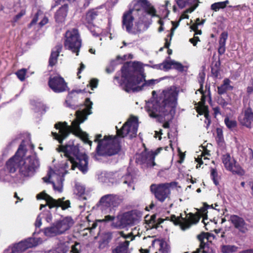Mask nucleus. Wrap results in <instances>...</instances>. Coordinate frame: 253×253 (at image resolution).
<instances>
[{
	"label": "nucleus",
	"instance_id": "5fc2aeb1",
	"mask_svg": "<svg viewBox=\"0 0 253 253\" xmlns=\"http://www.w3.org/2000/svg\"><path fill=\"white\" fill-rule=\"evenodd\" d=\"M50 196V195L46 194L44 191H43L37 194L36 198L38 200H44L46 202Z\"/></svg>",
	"mask_w": 253,
	"mask_h": 253
},
{
	"label": "nucleus",
	"instance_id": "3c124183",
	"mask_svg": "<svg viewBox=\"0 0 253 253\" xmlns=\"http://www.w3.org/2000/svg\"><path fill=\"white\" fill-rule=\"evenodd\" d=\"M99 80L96 78H92L91 79L89 83V84L87 86L91 88V90H93L94 88H96L98 84Z\"/></svg>",
	"mask_w": 253,
	"mask_h": 253
},
{
	"label": "nucleus",
	"instance_id": "680f3d73",
	"mask_svg": "<svg viewBox=\"0 0 253 253\" xmlns=\"http://www.w3.org/2000/svg\"><path fill=\"white\" fill-rule=\"evenodd\" d=\"M115 216L107 215L105 216L104 218L101 220H98L99 222H109L113 221L115 219Z\"/></svg>",
	"mask_w": 253,
	"mask_h": 253
},
{
	"label": "nucleus",
	"instance_id": "6ab92c4d",
	"mask_svg": "<svg viewBox=\"0 0 253 253\" xmlns=\"http://www.w3.org/2000/svg\"><path fill=\"white\" fill-rule=\"evenodd\" d=\"M132 10H129L125 12L122 17V27L125 28L128 33L131 32L132 28L133 26V21L134 18L132 14Z\"/></svg>",
	"mask_w": 253,
	"mask_h": 253
},
{
	"label": "nucleus",
	"instance_id": "473e14b6",
	"mask_svg": "<svg viewBox=\"0 0 253 253\" xmlns=\"http://www.w3.org/2000/svg\"><path fill=\"white\" fill-rule=\"evenodd\" d=\"M113 194H108L102 197L100 203L103 206L110 207L112 206Z\"/></svg>",
	"mask_w": 253,
	"mask_h": 253
},
{
	"label": "nucleus",
	"instance_id": "de8ad7c7",
	"mask_svg": "<svg viewBox=\"0 0 253 253\" xmlns=\"http://www.w3.org/2000/svg\"><path fill=\"white\" fill-rule=\"evenodd\" d=\"M173 60H165L163 63L162 69L164 71H168L172 69Z\"/></svg>",
	"mask_w": 253,
	"mask_h": 253
},
{
	"label": "nucleus",
	"instance_id": "f3484780",
	"mask_svg": "<svg viewBox=\"0 0 253 253\" xmlns=\"http://www.w3.org/2000/svg\"><path fill=\"white\" fill-rule=\"evenodd\" d=\"M229 221L234 226V228L238 229L242 234L246 233L248 229L247 224L244 219L237 215H231Z\"/></svg>",
	"mask_w": 253,
	"mask_h": 253
},
{
	"label": "nucleus",
	"instance_id": "c756f323",
	"mask_svg": "<svg viewBox=\"0 0 253 253\" xmlns=\"http://www.w3.org/2000/svg\"><path fill=\"white\" fill-rule=\"evenodd\" d=\"M27 150L24 148V145L21 144L18 147V149L15 155L13 157L17 160V161L20 163L24 160V157L26 155Z\"/></svg>",
	"mask_w": 253,
	"mask_h": 253
},
{
	"label": "nucleus",
	"instance_id": "7c9ffc66",
	"mask_svg": "<svg viewBox=\"0 0 253 253\" xmlns=\"http://www.w3.org/2000/svg\"><path fill=\"white\" fill-rule=\"evenodd\" d=\"M149 1L148 0H134L133 10L139 11L141 10H144L146 6L148 5Z\"/></svg>",
	"mask_w": 253,
	"mask_h": 253
},
{
	"label": "nucleus",
	"instance_id": "13d9d810",
	"mask_svg": "<svg viewBox=\"0 0 253 253\" xmlns=\"http://www.w3.org/2000/svg\"><path fill=\"white\" fill-rule=\"evenodd\" d=\"M26 10L25 9H22L20 11V12L16 15L13 19V21L14 22H16L18 21L23 16L25 15Z\"/></svg>",
	"mask_w": 253,
	"mask_h": 253
},
{
	"label": "nucleus",
	"instance_id": "423d86ee",
	"mask_svg": "<svg viewBox=\"0 0 253 253\" xmlns=\"http://www.w3.org/2000/svg\"><path fill=\"white\" fill-rule=\"evenodd\" d=\"M166 219L169 220V217H167ZM200 219V216L199 215V212L195 213L189 212L186 214L185 217H182L181 214L178 216L172 214L170 217L169 220L175 225L179 226L180 229L184 231L189 229L191 225L197 224Z\"/></svg>",
	"mask_w": 253,
	"mask_h": 253
},
{
	"label": "nucleus",
	"instance_id": "dca6fc26",
	"mask_svg": "<svg viewBox=\"0 0 253 253\" xmlns=\"http://www.w3.org/2000/svg\"><path fill=\"white\" fill-rule=\"evenodd\" d=\"M92 104L93 103L90 101L89 98H85L83 105L85 108L82 110H78L76 111L75 114L76 120L82 123L87 119V116L92 113L91 109Z\"/></svg>",
	"mask_w": 253,
	"mask_h": 253
},
{
	"label": "nucleus",
	"instance_id": "774afa93",
	"mask_svg": "<svg viewBox=\"0 0 253 253\" xmlns=\"http://www.w3.org/2000/svg\"><path fill=\"white\" fill-rule=\"evenodd\" d=\"M165 219L159 218L156 221V222L154 225H151L150 226L152 228H157L159 227V225L162 223L164 221Z\"/></svg>",
	"mask_w": 253,
	"mask_h": 253
},
{
	"label": "nucleus",
	"instance_id": "4d7b16f0",
	"mask_svg": "<svg viewBox=\"0 0 253 253\" xmlns=\"http://www.w3.org/2000/svg\"><path fill=\"white\" fill-rule=\"evenodd\" d=\"M39 16V12L38 11L34 15L31 22L28 24V28H31L34 25H35L38 21Z\"/></svg>",
	"mask_w": 253,
	"mask_h": 253
},
{
	"label": "nucleus",
	"instance_id": "c85d7f7f",
	"mask_svg": "<svg viewBox=\"0 0 253 253\" xmlns=\"http://www.w3.org/2000/svg\"><path fill=\"white\" fill-rule=\"evenodd\" d=\"M210 205H209L206 203H203V207L198 210V211L196 212H199V215L200 216V218L201 217H203L202 222L204 224L205 229L207 230H208V229L207 227V223H205L206 220L208 219V209L209 208Z\"/></svg>",
	"mask_w": 253,
	"mask_h": 253
},
{
	"label": "nucleus",
	"instance_id": "bb28decb",
	"mask_svg": "<svg viewBox=\"0 0 253 253\" xmlns=\"http://www.w3.org/2000/svg\"><path fill=\"white\" fill-rule=\"evenodd\" d=\"M143 81L144 82L141 85H139L138 84L133 86L132 87V88L131 89V91H132L133 92L141 91L143 89L144 86H149L154 85L156 82H157V80L151 79L146 81L144 79L143 82Z\"/></svg>",
	"mask_w": 253,
	"mask_h": 253
},
{
	"label": "nucleus",
	"instance_id": "a878e982",
	"mask_svg": "<svg viewBox=\"0 0 253 253\" xmlns=\"http://www.w3.org/2000/svg\"><path fill=\"white\" fill-rule=\"evenodd\" d=\"M231 81L228 78H225L223 81V84L217 87V93L219 95H222L227 92L228 90H232L233 86L230 84Z\"/></svg>",
	"mask_w": 253,
	"mask_h": 253
},
{
	"label": "nucleus",
	"instance_id": "4be33fe9",
	"mask_svg": "<svg viewBox=\"0 0 253 253\" xmlns=\"http://www.w3.org/2000/svg\"><path fill=\"white\" fill-rule=\"evenodd\" d=\"M102 135L101 134H96L94 142H97L98 144L96 149V152L98 155H103V150H102L103 146L107 141L108 139L110 138V135H105L103 139H101Z\"/></svg>",
	"mask_w": 253,
	"mask_h": 253
},
{
	"label": "nucleus",
	"instance_id": "39448f33",
	"mask_svg": "<svg viewBox=\"0 0 253 253\" xmlns=\"http://www.w3.org/2000/svg\"><path fill=\"white\" fill-rule=\"evenodd\" d=\"M64 45L66 49L76 53L77 55H79L82 40L77 29L73 28L66 32Z\"/></svg>",
	"mask_w": 253,
	"mask_h": 253
},
{
	"label": "nucleus",
	"instance_id": "cd10ccee",
	"mask_svg": "<svg viewBox=\"0 0 253 253\" xmlns=\"http://www.w3.org/2000/svg\"><path fill=\"white\" fill-rule=\"evenodd\" d=\"M19 162L17 161L13 157L10 158L6 163L5 167L10 173H14L18 168Z\"/></svg>",
	"mask_w": 253,
	"mask_h": 253
},
{
	"label": "nucleus",
	"instance_id": "864d4df0",
	"mask_svg": "<svg viewBox=\"0 0 253 253\" xmlns=\"http://www.w3.org/2000/svg\"><path fill=\"white\" fill-rule=\"evenodd\" d=\"M159 251L161 253H169V250L166 243L164 242H160Z\"/></svg>",
	"mask_w": 253,
	"mask_h": 253
},
{
	"label": "nucleus",
	"instance_id": "6e6d98bb",
	"mask_svg": "<svg viewBox=\"0 0 253 253\" xmlns=\"http://www.w3.org/2000/svg\"><path fill=\"white\" fill-rule=\"evenodd\" d=\"M205 81V75L201 76L200 77V79L199 80V83L200 84V88L198 89V91L201 93L202 95L205 94V92L203 90V84Z\"/></svg>",
	"mask_w": 253,
	"mask_h": 253
},
{
	"label": "nucleus",
	"instance_id": "c03bdc74",
	"mask_svg": "<svg viewBox=\"0 0 253 253\" xmlns=\"http://www.w3.org/2000/svg\"><path fill=\"white\" fill-rule=\"evenodd\" d=\"M79 135L82 140L85 143L88 144L90 146L91 145L92 142L88 139L87 134L82 130V132H78Z\"/></svg>",
	"mask_w": 253,
	"mask_h": 253
},
{
	"label": "nucleus",
	"instance_id": "a211bd4d",
	"mask_svg": "<svg viewBox=\"0 0 253 253\" xmlns=\"http://www.w3.org/2000/svg\"><path fill=\"white\" fill-rule=\"evenodd\" d=\"M238 121L243 126L248 128L251 127L252 122H253V112L252 109L249 107L238 117Z\"/></svg>",
	"mask_w": 253,
	"mask_h": 253
},
{
	"label": "nucleus",
	"instance_id": "ddd939ff",
	"mask_svg": "<svg viewBox=\"0 0 253 253\" xmlns=\"http://www.w3.org/2000/svg\"><path fill=\"white\" fill-rule=\"evenodd\" d=\"M121 149L120 141L117 136L110 135L102 150L103 155L111 156L118 154Z\"/></svg>",
	"mask_w": 253,
	"mask_h": 253
},
{
	"label": "nucleus",
	"instance_id": "393cba45",
	"mask_svg": "<svg viewBox=\"0 0 253 253\" xmlns=\"http://www.w3.org/2000/svg\"><path fill=\"white\" fill-rule=\"evenodd\" d=\"M227 32H223L221 33L219 40V47L218 48V53L219 55L223 54L226 50V42L228 38Z\"/></svg>",
	"mask_w": 253,
	"mask_h": 253
},
{
	"label": "nucleus",
	"instance_id": "37998d69",
	"mask_svg": "<svg viewBox=\"0 0 253 253\" xmlns=\"http://www.w3.org/2000/svg\"><path fill=\"white\" fill-rule=\"evenodd\" d=\"M143 23L140 22H137L135 23L134 27L132 28L131 32L129 34L136 35L139 34L141 32V26H142Z\"/></svg>",
	"mask_w": 253,
	"mask_h": 253
},
{
	"label": "nucleus",
	"instance_id": "5701e85b",
	"mask_svg": "<svg viewBox=\"0 0 253 253\" xmlns=\"http://www.w3.org/2000/svg\"><path fill=\"white\" fill-rule=\"evenodd\" d=\"M62 45L60 43L56 45L54 47V50L51 51L48 61L49 66L53 67L57 63L58 57L62 51Z\"/></svg>",
	"mask_w": 253,
	"mask_h": 253
},
{
	"label": "nucleus",
	"instance_id": "2eb2a0df",
	"mask_svg": "<svg viewBox=\"0 0 253 253\" xmlns=\"http://www.w3.org/2000/svg\"><path fill=\"white\" fill-rule=\"evenodd\" d=\"M140 214V212L135 210L125 212L120 218V223L124 226L132 225L139 219Z\"/></svg>",
	"mask_w": 253,
	"mask_h": 253
},
{
	"label": "nucleus",
	"instance_id": "a19ab883",
	"mask_svg": "<svg viewBox=\"0 0 253 253\" xmlns=\"http://www.w3.org/2000/svg\"><path fill=\"white\" fill-rule=\"evenodd\" d=\"M216 136L215 138L216 141L218 144H220L224 142V137L223 134L222 129L217 127L216 129Z\"/></svg>",
	"mask_w": 253,
	"mask_h": 253
},
{
	"label": "nucleus",
	"instance_id": "79ce46f5",
	"mask_svg": "<svg viewBox=\"0 0 253 253\" xmlns=\"http://www.w3.org/2000/svg\"><path fill=\"white\" fill-rule=\"evenodd\" d=\"M123 202V198L122 196L113 195L112 206L117 207L119 206Z\"/></svg>",
	"mask_w": 253,
	"mask_h": 253
},
{
	"label": "nucleus",
	"instance_id": "f704fd0d",
	"mask_svg": "<svg viewBox=\"0 0 253 253\" xmlns=\"http://www.w3.org/2000/svg\"><path fill=\"white\" fill-rule=\"evenodd\" d=\"M117 129V137H120L124 138L127 135V134L129 132L131 127L129 126H126V127L124 128V125L122 126L121 129H118V127L116 126Z\"/></svg>",
	"mask_w": 253,
	"mask_h": 253
},
{
	"label": "nucleus",
	"instance_id": "9d476101",
	"mask_svg": "<svg viewBox=\"0 0 253 253\" xmlns=\"http://www.w3.org/2000/svg\"><path fill=\"white\" fill-rule=\"evenodd\" d=\"M221 158L224 168L227 170L231 172L233 174H237L239 176L245 174V171L244 169L233 157L231 158L229 153L222 155Z\"/></svg>",
	"mask_w": 253,
	"mask_h": 253
},
{
	"label": "nucleus",
	"instance_id": "bf43d9fd",
	"mask_svg": "<svg viewBox=\"0 0 253 253\" xmlns=\"http://www.w3.org/2000/svg\"><path fill=\"white\" fill-rule=\"evenodd\" d=\"M220 68L211 67V73L212 76L215 78H217L220 74Z\"/></svg>",
	"mask_w": 253,
	"mask_h": 253
},
{
	"label": "nucleus",
	"instance_id": "ea45409f",
	"mask_svg": "<svg viewBox=\"0 0 253 253\" xmlns=\"http://www.w3.org/2000/svg\"><path fill=\"white\" fill-rule=\"evenodd\" d=\"M211 178L212 180L213 183L217 186L219 185L218 174L217 169L215 168H211Z\"/></svg>",
	"mask_w": 253,
	"mask_h": 253
},
{
	"label": "nucleus",
	"instance_id": "f03ea898",
	"mask_svg": "<svg viewBox=\"0 0 253 253\" xmlns=\"http://www.w3.org/2000/svg\"><path fill=\"white\" fill-rule=\"evenodd\" d=\"M178 92L171 87L164 90L156 98L146 103L145 109L150 117L158 118L168 114L171 109L176 108Z\"/></svg>",
	"mask_w": 253,
	"mask_h": 253
},
{
	"label": "nucleus",
	"instance_id": "e433bc0d",
	"mask_svg": "<svg viewBox=\"0 0 253 253\" xmlns=\"http://www.w3.org/2000/svg\"><path fill=\"white\" fill-rule=\"evenodd\" d=\"M228 3L229 1L228 0L224 1L214 3L211 5V9L215 11H217L219 9L225 8Z\"/></svg>",
	"mask_w": 253,
	"mask_h": 253
},
{
	"label": "nucleus",
	"instance_id": "f257e3e1",
	"mask_svg": "<svg viewBox=\"0 0 253 253\" xmlns=\"http://www.w3.org/2000/svg\"><path fill=\"white\" fill-rule=\"evenodd\" d=\"M80 121L76 119L72 122V126L68 125L66 122H58L54 127L59 130V133L52 132L53 138L61 144L56 149L59 152H63L68 160L72 164L71 169L74 170L78 168L83 173L85 174L88 171V157L84 153L81 152L78 144L62 145L63 140L67 137L71 131L76 135H79L78 132H82L80 127Z\"/></svg>",
	"mask_w": 253,
	"mask_h": 253
},
{
	"label": "nucleus",
	"instance_id": "b1692460",
	"mask_svg": "<svg viewBox=\"0 0 253 253\" xmlns=\"http://www.w3.org/2000/svg\"><path fill=\"white\" fill-rule=\"evenodd\" d=\"M99 11L95 9H91L88 10L86 13L84 18L85 24L88 25H93V22L99 15Z\"/></svg>",
	"mask_w": 253,
	"mask_h": 253
},
{
	"label": "nucleus",
	"instance_id": "8fccbe9b",
	"mask_svg": "<svg viewBox=\"0 0 253 253\" xmlns=\"http://www.w3.org/2000/svg\"><path fill=\"white\" fill-rule=\"evenodd\" d=\"M172 68L181 72L184 71V66L181 63L174 60H173Z\"/></svg>",
	"mask_w": 253,
	"mask_h": 253
},
{
	"label": "nucleus",
	"instance_id": "0eeeda50",
	"mask_svg": "<svg viewBox=\"0 0 253 253\" xmlns=\"http://www.w3.org/2000/svg\"><path fill=\"white\" fill-rule=\"evenodd\" d=\"M176 182L152 184L150 187L151 193L154 195L156 199L161 203H163L167 199H170L171 195L170 188L176 186Z\"/></svg>",
	"mask_w": 253,
	"mask_h": 253
},
{
	"label": "nucleus",
	"instance_id": "c9c22d12",
	"mask_svg": "<svg viewBox=\"0 0 253 253\" xmlns=\"http://www.w3.org/2000/svg\"><path fill=\"white\" fill-rule=\"evenodd\" d=\"M60 201V199L55 200L53 199L52 197L50 196L47 199L46 201V205L49 207L50 209L54 208H58L59 207V202Z\"/></svg>",
	"mask_w": 253,
	"mask_h": 253
},
{
	"label": "nucleus",
	"instance_id": "a18cd8bd",
	"mask_svg": "<svg viewBox=\"0 0 253 253\" xmlns=\"http://www.w3.org/2000/svg\"><path fill=\"white\" fill-rule=\"evenodd\" d=\"M138 118L137 117L132 116L129 118L127 121L124 124V128L126 127V126H129L130 127H131L132 124H134V125H136L138 124Z\"/></svg>",
	"mask_w": 253,
	"mask_h": 253
},
{
	"label": "nucleus",
	"instance_id": "20e7f679",
	"mask_svg": "<svg viewBox=\"0 0 253 253\" xmlns=\"http://www.w3.org/2000/svg\"><path fill=\"white\" fill-rule=\"evenodd\" d=\"M74 222L70 216H66L53 223L50 226L44 228L43 232L48 237H53L64 234L74 224Z\"/></svg>",
	"mask_w": 253,
	"mask_h": 253
},
{
	"label": "nucleus",
	"instance_id": "7ed1b4c3",
	"mask_svg": "<svg viewBox=\"0 0 253 253\" xmlns=\"http://www.w3.org/2000/svg\"><path fill=\"white\" fill-rule=\"evenodd\" d=\"M142 69V64L140 62H126L121 68V79L119 76H115L114 79L118 81L124 90L129 92L133 86L143 82L144 75L140 73Z\"/></svg>",
	"mask_w": 253,
	"mask_h": 253
},
{
	"label": "nucleus",
	"instance_id": "4468645a",
	"mask_svg": "<svg viewBox=\"0 0 253 253\" xmlns=\"http://www.w3.org/2000/svg\"><path fill=\"white\" fill-rule=\"evenodd\" d=\"M211 234L209 232H202L197 236V239L200 242L199 248L193 253H214L213 249L210 247V244L211 242H209V237L211 236Z\"/></svg>",
	"mask_w": 253,
	"mask_h": 253
},
{
	"label": "nucleus",
	"instance_id": "9b49d317",
	"mask_svg": "<svg viewBox=\"0 0 253 253\" xmlns=\"http://www.w3.org/2000/svg\"><path fill=\"white\" fill-rule=\"evenodd\" d=\"M49 87L55 93H61L67 90L68 85L64 79L60 75H51L48 81Z\"/></svg>",
	"mask_w": 253,
	"mask_h": 253
},
{
	"label": "nucleus",
	"instance_id": "e2e57ef3",
	"mask_svg": "<svg viewBox=\"0 0 253 253\" xmlns=\"http://www.w3.org/2000/svg\"><path fill=\"white\" fill-rule=\"evenodd\" d=\"M205 21V20L203 19L202 20L201 23H193L192 25L190 26V28L192 30L195 32L198 29V26L203 25Z\"/></svg>",
	"mask_w": 253,
	"mask_h": 253
},
{
	"label": "nucleus",
	"instance_id": "09e8293b",
	"mask_svg": "<svg viewBox=\"0 0 253 253\" xmlns=\"http://www.w3.org/2000/svg\"><path fill=\"white\" fill-rule=\"evenodd\" d=\"M26 74V70L25 69L19 70L16 73L17 77L21 81H23L25 80Z\"/></svg>",
	"mask_w": 253,
	"mask_h": 253
},
{
	"label": "nucleus",
	"instance_id": "6e6552de",
	"mask_svg": "<svg viewBox=\"0 0 253 253\" xmlns=\"http://www.w3.org/2000/svg\"><path fill=\"white\" fill-rule=\"evenodd\" d=\"M40 166L38 159L33 156H29L19 163L18 168L19 174L22 177L33 176Z\"/></svg>",
	"mask_w": 253,
	"mask_h": 253
},
{
	"label": "nucleus",
	"instance_id": "052dcab7",
	"mask_svg": "<svg viewBox=\"0 0 253 253\" xmlns=\"http://www.w3.org/2000/svg\"><path fill=\"white\" fill-rule=\"evenodd\" d=\"M208 107H195L196 112L200 115H203L206 112V110H208Z\"/></svg>",
	"mask_w": 253,
	"mask_h": 253
},
{
	"label": "nucleus",
	"instance_id": "72a5a7b5",
	"mask_svg": "<svg viewBox=\"0 0 253 253\" xmlns=\"http://www.w3.org/2000/svg\"><path fill=\"white\" fill-rule=\"evenodd\" d=\"M238 247L235 245H225L221 246L220 250L222 253H235L238 250Z\"/></svg>",
	"mask_w": 253,
	"mask_h": 253
},
{
	"label": "nucleus",
	"instance_id": "0e129e2a",
	"mask_svg": "<svg viewBox=\"0 0 253 253\" xmlns=\"http://www.w3.org/2000/svg\"><path fill=\"white\" fill-rule=\"evenodd\" d=\"M189 42L193 44V46H196L197 42H200V40L199 37L194 35L193 38L189 39Z\"/></svg>",
	"mask_w": 253,
	"mask_h": 253
},
{
	"label": "nucleus",
	"instance_id": "603ef678",
	"mask_svg": "<svg viewBox=\"0 0 253 253\" xmlns=\"http://www.w3.org/2000/svg\"><path fill=\"white\" fill-rule=\"evenodd\" d=\"M173 32H171L170 33L168 34L167 37L165 39V43L164 44V47L166 48H169L170 45V41L171 40L172 37L173 36Z\"/></svg>",
	"mask_w": 253,
	"mask_h": 253
},
{
	"label": "nucleus",
	"instance_id": "4c0bfd02",
	"mask_svg": "<svg viewBox=\"0 0 253 253\" xmlns=\"http://www.w3.org/2000/svg\"><path fill=\"white\" fill-rule=\"evenodd\" d=\"M144 11L147 14L151 16L152 17L158 16L156 14V10L152 4L148 2V5L145 7Z\"/></svg>",
	"mask_w": 253,
	"mask_h": 253
},
{
	"label": "nucleus",
	"instance_id": "aec40b11",
	"mask_svg": "<svg viewBox=\"0 0 253 253\" xmlns=\"http://www.w3.org/2000/svg\"><path fill=\"white\" fill-rule=\"evenodd\" d=\"M177 5L180 8H183L187 4L191 6L185 10V13H192L199 5V0H175Z\"/></svg>",
	"mask_w": 253,
	"mask_h": 253
},
{
	"label": "nucleus",
	"instance_id": "2f4dec72",
	"mask_svg": "<svg viewBox=\"0 0 253 253\" xmlns=\"http://www.w3.org/2000/svg\"><path fill=\"white\" fill-rule=\"evenodd\" d=\"M129 242L125 241L121 243L113 251V253H128V247Z\"/></svg>",
	"mask_w": 253,
	"mask_h": 253
},
{
	"label": "nucleus",
	"instance_id": "f8f14e48",
	"mask_svg": "<svg viewBox=\"0 0 253 253\" xmlns=\"http://www.w3.org/2000/svg\"><path fill=\"white\" fill-rule=\"evenodd\" d=\"M39 241V238H28L15 244L9 249L10 253H23L28 249L37 246Z\"/></svg>",
	"mask_w": 253,
	"mask_h": 253
},
{
	"label": "nucleus",
	"instance_id": "412c9836",
	"mask_svg": "<svg viewBox=\"0 0 253 253\" xmlns=\"http://www.w3.org/2000/svg\"><path fill=\"white\" fill-rule=\"evenodd\" d=\"M68 11V4H64L62 5L55 12L54 19L56 22L62 23L65 21L66 17Z\"/></svg>",
	"mask_w": 253,
	"mask_h": 253
},
{
	"label": "nucleus",
	"instance_id": "49530a36",
	"mask_svg": "<svg viewBox=\"0 0 253 253\" xmlns=\"http://www.w3.org/2000/svg\"><path fill=\"white\" fill-rule=\"evenodd\" d=\"M60 201L59 202V207H61L62 210H65L70 207V202L69 200L64 201L65 198H59Z\"/></svg>",
	"mask_w": 253,
	"mask_h": 253
},
{
	"label": "nucleus",
	"instance_id": "1a4fd4ad",
	"mask_svg": "<svg viewBox=\"0 0 253 253\" xmlns=\"http://www.w3.org/2000/svg\"><path fill=\"white\" fill-rule=\"evenodd\" d=\"M162 147L157 148L155 151H148L145 147L144 150L136 158V163L143 165L147 168H152L156 165L155 162V157L162 150Z\"/></svg>",
	"mask_w": 253,
	"mask_h": 253
},
{
	"label": "nucleus",
	"instance_id": "69168bd1",
	"mask_svg": "<svg viewBox=\"0 0 253 253\" xmlns=\"http://www.w3.org/2000/svg\"><path fill=\"white\" fill-rule=\"evenodd\" d=\"M87 27L94 37H97L99 36V34L95 31L94 25H89Z\"/></svg>",
	"mask_w": 253,
	"mask_h": 253
},
{
	"label": "nucleus",
	"instance_id": "58836bf2",
	"mask_svg": "<svg viewBox=\"0 0 253 253\" xmlns=\"http://www.w3.org/2000/svg\"><path fill=\"white\" fill-rule=\"evenodd\" d=\"M224 123L228 128L232 130L237 126V122L235 120H230L228 117L224 119Z\"/></svg>",
	"mask_w": 253,
	"mask_h": 253
},
{
	"label": "nucleus",
	"instance_id": "338daca9",
	"mask_svg": "<svg viewBox=\"0 0 253 253\" xmlns=\"http://www.w3.org/2000/svg\"><path fill=\"white\" fill-rule=\"evenodd\" d=\"M217 102L223 108L225 107L228 104V103L222 97L219 98Z\"/></svg>",
	"mask_w": 253,
	"mask_h": 253
}]
</instances>
